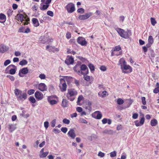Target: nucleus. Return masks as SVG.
I'll use <instances>...</instances> for the list:
<instances>
[{
	"label": "nucleus",
	"mask_w": 159,
	"mask_h": 159,
	"mask_svg": "<svg viewBox=\"0 0 159 159\" xmlns=\"http://www.w3.org/2000/svg\"><path fill=\"white\" fill-rule=\"evenodd\" d=\"M74 70L80 75L89 73L88 69L87 66L84 64H82L81 62L80 61L77 62L76 65L74 67Z\"/></svg>",
	"instance_id": "1"
},
{
	"label": "nucleus",
	"mask_w": 159,
	"mask_h": 159,
	"mask_svg": "<svg viewBox=\"0 0 159 159\" xmlns=\"http://www.w3.org/2000/svg\"><path fill=\"white\" fill-rule=\"evenodd\" d=\"M119 65L123 73H130L132 71V67L129 65H127L126 62L123 58H121L119 61Z\"/></svg>",
	"instance_id": "2"
},
{
	"label": "nucleus",
	"mask_w": 159,
	"mask_h": 159,
	"mask_svg": "<svg viewBox=\"0 0 159 159\" xmlns=\"http://www.w3.org/2000/svg\"><path fill=\"white\" fill-rule=\"evenodd\" d=\"M14 93L19 101H23L27 98V95L25 93L17 89H15Z\"/></svg>",
	"instance_id": "3"
},
{
	"label": "nucleus",
	"mask_w": 159,
	"mask_h": 159,
	"mask_svg": "<svg viewBox=\"0 0 159 159\" xmlns=\"http://www.w3.org/2000/svg\"><path fill=\"white\" fill-rule=\"evenodd\" d=\"M115 30L121 37L125 39H128L129 35H131L130 30H127V31H125L124 30L119 28H116Z\"/></svg>",
	"instance_id": "4"
},
{
	"label": "nucleus",
	"mask_w": 159,
	"mask_h": 159,
	"mask_svg": "<svg viewBox=\"0 0 159 159\" xmlns=\"http://www.w3.org/2000/svg\"><path fill=\"white\" fill-rule=\"evenodd\" d=\"M77 92L74 89H68L66 97L68 100L73 101L75 99V96L77 95Z\"/></svg>",
	"instance_id": "5"
},
{
	"label": "nucleus",
	"mask_w": 159,
	"mask_h": 159,
	"mask_svg": "<svg viewBox=\"0 0 159 159\" xmlns=\"http://www.w3.org/2000/svg\"><path fill=\"white\" fill-rule=\"evenodd\" d=\"M65 8L69 13H72L75 10V5L71 2L68 4L65 7Z\"/></svg>",
	"instance_id": "6"
},
{
	"label": "nucleus",
	"mask_w": 159,
	"mask_h": 159,
	"mask_svg": "<svg viewBox=\"0 0 159 159\" xmlns=\"http://www.w3.org/2000/svg\"><path fill=\"white\" fill-rule=\"evenodd\" d=\"M77 42L82 46H86L87 42L85 39L82 37H79L77 39Z\"/></svg>",
	"instance_id": "7"
},
{
	"label": "nucleus",
	"mask_w": 159,
	"mask_h": 159,
	"mask_svg": "<svg viewBox=\"0 0 159 159\" xmlns=\"http://www.w3.org/2000/svg\"><path fill=\"white\" fill-rule=\"evenodd\" d=\"M10 69L9 72L10 74L14 75L15 74L17 68L15 65L12 64L10 65L6 68V69Z\"/></svg>",
	"instance_id": "8"
},
{
	"label": "nucleus",
	"mask_w": 159,
	"mask_h": 159,
	"mask_svg": "<svg viewBox=\"0 0 159 159\" xmlns=\"http://www.w3.org/2000/svg\"><path fill=\"white\" fill-rule=\"evenodd\" d=\"M92 15L93 14L92 12H89L85 15H80L78 18L80 20H84L89 18L90 17L92 16Z\"/></svg>",
	"instance_id": "9"
},
{
	"label": "nucleus",
	"mask_w": 159,
	"mask_h": 159,
	"mask_svg": "<svg viewBox=\"0 0 159 159\" xmlns=\"http://www.w3.org/2000/svg\"><path fill=\"white\" fill-rule=\"evenodd\" d=\"M60 83L62 84V87H60L61 91L62 92L65 91L66 90L67 85L64 79L61 78L60 79Z\"/></svg>",
	"instance_id": "10"
},
{
	"label": "nucleus",
	"mask_w": 159,
	"mask_h": 159,
	"mask_svg": "<svg viewBox=\"0 0 159 159\" xmlns=\"http://www.w3.org/2000/svg\"><path fill=\"white\" fill-rule=\"evenodd\" d=\"M91 102L89 100H86L85 102V109L87 112L89 113L92 109Z\"/></svg>",
	"instance_id": "11"
},
{
	"label": "nucleus",
	"mask_w": 159,
	"mask_h": 159,
	"mask_svg": "<svg viewBox=\"0 0 159 159\" xmlns=\"http://www.w3.org/2000/svg\"><path fill=\"white\" fill-rule=\"evenodd\" d=\"M92 116L93 117L98 120L100 119L102 116V113L99 111L94 112L92 114Z\"/></svg>",
	"instance_id": "12"
},
{
	"label": "nucleus",
	"mask_w": 159,
	"mask_h": 159,
	"mask_svg": "<svg viewBox=\"0 0 159 159\" xmlns=\"http://www.w3.org/2000/svg\"><path fill=\"white\" fill-rule=\"evenodd\" d=\"M28 72V70L27 67H24L19 71V75L20 77H23V75L21 74L25 75Z\"/></svg>",
	"instance_id": "13"
},
{
	"label": "nucleus",
	"mask_w": 159,
	"mask_h": 159,
	"mask_svg": "<svg viewBox=\"0 0 159 159\" xmlns=\"http://www.w3.org/2000/svg\"><path fill=\"white\" fill-rule=\"evenodd\" d=\"M145 120V118L143 115V117L141 118L140 120V122H139L138 120H136L134 121V123L135 125L137 126H139L142 125L144 124Z\"/></svg>",
	"instance_id": "14"
},
{
	"label": "nucleus",
	"mask_w": 159,
	"mask_h": 159,
	"mask_svg": "<svg viewBox=\"0 0 159 159\" xmlns=\"http://www.w3.org/2000/svg\"><path fill=\"white\" fill-rule=\"evenodd\" d=\"M39 40L41 43L44 44L48 42L49 39L46 36H42L39 38Z\"/></svg>",
	"instance_id": "15"
},
{
	"label": "nucleus",
	"mask_w": 159,
	"mask_h": 159,
	"mask_svg": "<svg viewBox=\"0 0 159 159\" xmlns=\"http://www.w3.org/2000/svg\"><path fill=\"white\" fill-rule=\"evenodd\" d=\"M74 62V58L72 56L68 57L65 61V63L67 65L72 64Z\"/></svg>",
	"instance_id": "16"
},
{
	"label": "nucleus",
	"mask_w": 159,
	"mask_h": 159,
	"mask_svg": "<svg viewBox=\"0 0 159 159\" xmlns=\"http://www.w3.org/2000/svg\"><path fill=\"white\" fill-rule=\"evenodd\" d=\"M38 89L41 91L43 92L47 90V87L45 84L41 83L38 85Z\"/></svg>",
	"instance_id": "17"
},
{
	"label": "nucleus",
	"mask_w": 159,
	"mask_h": 159,
	"mask_svg": "<svg viewBox=\"0 0 159 159\" xmlns=\"http://www.w3.org/2000/svg\"><path fill=\"white\" fill-rule=\"evenodd\" d=\"M34 96L38 100H41L43 98V94L40 92L36 91L34 94Z\"/></svg>",
	"instance_id": "18"
},
{
	"label": "nucleus",
	"mask_w": 159,
	"mask_h": 159,
	"mask_svg": "<svg viewBox=\"0 0 159 159\" xmlns=\"http://www.w3.org/2000/svg\"><path fill=\"white\" fill-rule=\"evenodd\" d=\"M68 135L73 139H74L76 137L75 131L73 129H71L68 133Z\"/></svg>",
	"instance_id": "19"
},
{
	"label": "nucleus",
	"mask_w": 159,
	"mask_h": 159,
	"mask_svg": "<svg viewBox=\"0 0 159 159\" xmlns=\"http://www.w3.org/2000/svg\"><path fill=\"white\" fill-rule=\"evenodd\" d=\"M46 49L48 50L49 52H54L56 51H58V49L55 48L54 46L52 47L49 45H47L46 46Z\"/></svg>",
	"instance_id": "20"
},
{
	"label": "nucleus",
	"mask_w": 159,
	"mask_h": 159,
	"mask_svg": "<svg viewBox=\"0 0 159 159\" xmlns=\"http://www.w3.org/2000/svg\"><path fill=\"white\" fill-rule=\"evenodd\" d=\"M8 129L11 132H12L16 129V125L15 124H9L8 125Z\"/></svg>",
	"instance_id": "21"
},
{
	"label": "nucleus",
	"mask_w": 159,
	"mask_h": 159,
	"mask_svg": "<svg viewBox=\"0 0 159 159\" xmlns=\"http://www.w3.org/2000/svg\"><path fill=\"white\" fill-rule=\"evenodd\" d=\"M8 50L6 46L2 44L0 45V53H3Z\"/></svg>",
	"instance_id": "22"
},
{
	"label": "nucleus",
	"mask_w": 159,
	"mask_h": 159,
	"mask_svg": "<svg viewBox=\"0 0 159 159\" xmlns=\"http://www.w3.org/2000/svg\"><path fill=\"white\" fill-rule=\"evenodd\" d=\"M30 21V19L29 18L27 17L26 16H24L23 19L22 20L21 22L23 23V25H27L29 23V21Z\"/></svg>",
	"instance_id": "23"
},
{
	"label": "nucleus",
	"mask_w": 159,
	"mask_h": 159,
	"mask_svg": "<svg viewBox=\"0 0 159 159\" xmlns=\"http://www.w3.org/2000/svg\"><path fill=\"white\" fill-rule=\"evenodd\" d=\"M6 20V16L5 15L1 13L0 14V22L1 23H4Z\"/></svg>",
	"instance_id": "24"
},
{
	"label": "nucleus",
	"mask_w": 159,
	"mask_h": 159,
	"mask_svg": "<svg viewBox=\"0 0 159 159\" xmlns=\"http://www.w3.org/2000/svg\"><path fill=\"white\" fill-rule=\"evenodd\" d=\"M68 101L66 99H63L61 102V106L63 107H66L68 106Z\"/></svg>",
	"instance_id": "25"
},
{
	"label": "nucleus",
	"mask_w": 159,
	"mask_h": 159,
	"mask_svg": "<svg viewBox=\"0 0 159 159\" xmlns=\"http://www.w3.org/2000/svg\"><path fill=\"white\" fill-rule=\"evenodd\" d=\"M32 21L34 26L35 27H38L39 26V24L38 20L36 18H33L32 19Z\"/></svg>",
	"instance_id": "26"
},
{
	"label": "nucleus",
	"mask_w": 159,
	"mask_h": 159,
	"mask_svg": "<svg viewBox=\"0 0 159 159\" xmlns=\"http://www.w3.org/2000/svg\"><path fill=\"white\" fill-rule=\"evenodd\" d=\"M107 93L106 91H104L102 92H100L98 93V95L99 97L104 98L106 97Z\"/></svg>",
	"instance_id": "27"
},
{
	"label": "nucleus",
	"mask_w": 159,
	"mask_h": 159,
	"mask_svg": "<svg viewBox=\"0 0 159 159\" xmlns=\"http://www.w3.org/2000/svg\"><path fill=\"white\" fill-rule=\"evenodd\" d=\"M103 133L105 134L112 135L114 133V132L113 130L111 129H105L103 131Z\"/></svg>",
	"instance_id": "28"
},
{
	"label": "nucleus",
	"mask_w": 159,
	"mask_h": 159,
	"mask_svg": "<svg viewBox=\"0 0 159 159\" xmlns=\"http://www.w3.org/2000/svg\"><path fill=\"white\" fill-rule=\"evenodd\" d=\"M115 52V51H114L113 49L111 50V56H119V55H121L122 53V51H120L118 52V54H116V52Z\"/></svg>",
	"instance_id": "29"
},
{
	"label": "nucleus",
	"mask_w": 159,
	"mask_h": 159,
	"mask_svg": "<svg viewBox=\"0 0 159 159\" xmlns=\"http://www.w3.org/2000/svg\"><path fill=\"white\" fill-rule=\"evenodd\" d=\"M57 97L55 95H52L51 96H48L47 98L48 102L51 100H54L55 98H57Z\"/></svg>",
	"instance_id": "30"
},
{
	"label": "nucleus",
	"mask_w": 159,
	"mask_h": 159,
	"mask_svg": "<svg viewBox=\"0 0 159 159\" xmlns=\"http://www.w3.org/2000/svg\"><path fill=\"white\" fill-rule=\"evenodd\" d=\"M88 66L90 69L91 72L93 73L95 70V67L91 63H90L88 65Z\"/></svg>",
	"instance_id": "31"
},
{
	"label": "nucleus",
	"mask_w": 159,
	"mask_h": 159,
	"mask_svg": "<svg viewBox=\"0 0 159 159\" xmlns=\"http://www.w3.org/2000/svg\"><path fill=\"white\" fill-rule=\"evenodd\" d=\"M157 124V120L155 119H153L151 120V125L152 126H155Z\"/></svg>",
	"instance_id": "32"
},
{
	"label": "nucleus",
	"mask_w": 159,
	"mask_h": 159,
	"mask_svg": "<svg viewBox=\"0 0 159 159\" xmlns=\"http://www.w3.org/2000/svg\"><path fill=\"white\" fill-rule=\"evenodd\" d=\"M27 63L28 62L26 60L23 59L20 62L19 64L20 65L23 66L26 65Z\"/></svg>",
	"instance_id": "33"
},
{
	"label": "nucleus",
	"mask_w": 159,
	"mask_h": 159,
	"mask_svg": "<svg viewBox=\"0 0 159 159\" xmlns=\"http://www.w3.org/2000/svg\"><path fill=\"white\" fill-rule=\"evenodd\" d=\"M48 152H43L39 154V157L40 158H44L46 157L48 154Z\"/></svg>",
	"instance_id": "34"
},
{
	"label": "nucleus",
	"mask_w": 159,
	"mask_h": 159,
	"mask_svg": "<svg viewBox=\"0 0 159 159\" xmlns=\"http://www.w3.org/2000/svg\"><path fill=\"white\" fill-rule=\"evenodd\" d=\"M49 5L48 4H46V5H43L42 6V7H40V9L41 10H44L47 9L49 6Z\"/></svg>",
	"instance_id": "35"
},
{
	"label": "nucleus",
	"mask_w": 159,
	"mask_h": 159,
	"mask_svg": "<svg viewBox=\"0 0 159 159\" xmlns=\"http://www.w3.org/2000/svg\"><path fill=\"white\" fill-rule=\"evenodd\" d=\"M148 43H150V44H152L154 42V39L150 35L148 37Z\"/></svg>",
	"instance_id": "36"
},
{
	"label": "nucleus",
	"mask_w": 159,
	"mask_h": 159,
	"mask_svg": "<svg viewBox=\"0 0 159 159\" xmlns=\"http://www.w3.org/2000/svg\"><path fill=\"white\" fill-rule=\"evenodd\" d=\"M88 74H82L84 75V79L86 81H89L90 79V76L89 75H87Z\"/></svg>",
	"instance_id": "37"
},
{
	"label": "nucleus",
	"mask_w": 159,
	"mask_h": 159,
	"mask_svg": "<svg viewBox=\"0 0 159 159\" xmlns=\"http://www.w3.org/2000/svg\"><path fill=\"white\" fill-rule=\"evenodd\" d=\"M52 0H41L42 3H44L45 4H48L49 5V4L51 2Z\"/></svg>",
	"instance_id": "38"
},
{
	"label": "nucleus",
	"mask_w": 159,
	"mask_h": 159,
	"mask_svg": "<svg viewBox=\"0 0 159 159\" xmlns=\"http://www.w3.org/2000/svg\"><path fill=\"white\" fill-rule=\"evenodd\" d=\"M69 43L72 45H76V43L75 40L73 39H70L69 40Z\"/></svg>",
	"instance_id": "39"
},
{
	"label": "nucleus",
	"mask_w": 159,
	"mask_h": 159,
	"mask_svg": "<svg viewBox=\"0 0 159 159\" xmlns=\"http://www.w3.org/2000/svg\"><path fill=\"white\" fill-rule=\"evenodd\" d=\"M48 102L51 105H54L56 104L57 103V101L55 100H51L50 101Z\"/></svg>",
	"instance_id": "40"
},
{
	"label": "nucleus",
	"mask_w": 159,
	"mask_h": 159,
	"mask_svg": "<svg viewBox=\"0 0 159 159\" xmlns=\"http://www.w3.org/2000/svg\"><path fill=\"white\" fill-rule=\"evenodd\" d=\"M29 100L31 103H35L36 102V100L35 98L33 97H30L29 98Z\"/></svg>",
	"instance_id": "41"
},
{
	"label": "nucleus",
	"mask_w": 159,
	"mask_h": 159,
	"mask_svg": "<svg viewBox=\"0 0 159 159\" xmlns=\"http://www.w3.org/2000/svg\"><path fill=\"white\" fill-rule=\"evenodd\" d=\"M124 103V101L121 98H118L117 100V103L119 105L122 104Z\"/></svg>",
	"instance_id": "42"
},
{
	"label": "nucleus",
	"mask_w": 159,
	"mask_h": 159,
	"mask_svg": "<svg viewBox=\"0 0 159 159\" xmlns=\"http://www.w3.org/2000/svg\"><path fill=\"white\" fill-rule=\"evenodd\" d=\"M151 22L152 25L154 26L157 23V22L156 21L155 19L152 17L151 18Z\"/></svg>",
	"instance_id": "43"
},
{
	"label": "nucleus",
	"mask_w": 159,
	"mask_h": 159,
	"mask_svg": "<svg viewBox=\"0 0 159 159\" xmlns=\"http://www.w3.org/2000/svg\"><path fill=\"white\" fill-rule=\"evenodd\" d=\"M121 49V47L120 46V45H118L117 46L115 47L114 49V51H115V52H117L118 51H120Z\"/></svg>",
	"instance_id": "44"
},
{
	"label": "nucleus",
	"mask_w": 159,
	"mask_h": 159,
	"mask_svg": "<svg viewBox=\"0 0 159 159\" xmlns=\"http://www.w3.org/2000/svg\"><path fill=\"white\" fill-rule=\"evenodd\" d=\"M77 12L79 13L83 14L84 13V10L83 8H80L77 10Z\"/></svg>",
	"instance_id": "45"
},
{
	"label": "nucleus",
	"mask_w": 159,
	"mask_h": 159,
	"mask_svg": "<svg viewBox=\"0 0 159 159\" xmlns=\"http://www.w3.org/2000/svg\"><path fill=\"white\" fill-rule=\"evenodd\" d=\"M17 16L19 19L21 21L23 19L24 16L23 14H20L17 15Z\"/></svg>",
	"instance_id": "46"
},
{
	"label": "nucleus",
	"mask_w": 159,
	"mask_h": 159,
	"mask_svg": "<svg viewBox=\"0 0 159 159\" xmlns=\"http://www.w3.org/2000/svg\"><path fill=\"white\" fill-rule=\"evenodd\" d=\"M83 98V97L82 95H80L79 96L78 98V100L77 102V104H78L82 100Z\"/></svg>",
	"instance_id": "47"
},
{
	"label": "nucleus",
	"mask_w": 159,
	"mask_h": 159,
	"mask_svg": "<svg viewBox=\"0 0 159 159\" xmlns=\"http://www.w3.org/2000/svg\"><path fill=\"white\" fill-rule=\"evenodd\" d=\"M116 151H114L111 152L110 153V156L111 157H113L116 156Z\"/></svg>",
	"instance_id": "48"
},
{
	"label": "nucleus",
	"mask_w": 159,
	"mask_h": 159,
	"mask_svg": "<svg viewBox=\"0 0 159 159\" xmlns=\"http://www.w3.org/2000/svg\"><path fill=\"white\" fill-rule=\"evenodd\" d=\"M56 119H55L53 120L51 122V126L52 127H54L55 126L56 124Z\"/></svg>",
	"instance_id": "49"
},
{
	"label": "nucleus",
	"mask_w": 159,
	"mask_h": 159,
	"mask_svg": "<svg viewBox=\"0 0 159 159\" xmlns=\"http://www.w3.org/2000/svg\"><path fill=\"white\" fill-rule=\"evenodd\" d=\"M62 121L64 124H69L70 123V120L66 118H64L63 120Z\"/></svg>",
	"instance_id": "50"
},
{
	"label": "nucleus",
	"mask_w": 159,
	"mask_h": 159,
	"mask_svg": "<svg viewBox=\"0 0 159 159\" xmlns=\"http://www.w3.org/2000/svg\"><path fill=\"white\" fill-rule=\"evenodd\" d=\"M35 90L34 89H31L28 90V93L29 95H31L34 93Z\"/></svg>",
	"instance_id": "51"
},
{
	"label": "nucleus",
	"mask_w": 159,
	"mask_h": 159,
	"mask_svg": "<svg viewBox=\"0 0 159 159\" xmlns=\"http://www.w3.org/2000/svg\"><path fill=\"white\" fill-rule=\"evenodd\" d=\"M80 121L81 123L87 124L88 123V122L87 120H85L83 118H80Z\"/></svg>",
	"instance_id": "52"
},
{
	"label": "nucleus",
	"mask_w": 159,
	"mask_h": 159,
	"mask_svg": "<svg viewBox=\"0 0 159 159\" xmlns=\"http://www.w3.org/2000/svg\"><path fill=\"white\" fill-rule=\"evenodd\" d=\"M11 61L10 60H7L4 62V66H6L11 63Z\"/></svg>",
	"instance_id": "53"
},
{
	"label": "nucleus",
	"mask_w": 159,
	"mask_h": 159,
	"mask_svg": "<svg viewBox=\"0 0 159 159\" xmlns=\"http://www.w3.org/2000/svg\"><path fill=\"white\" fill-rule=\"evenodd\" d=\"M47 14L48 15L52 17L54 15L53 12L51 11H48L47 12Z\"/></svg>",
	"instance_id": "54"
},
{
	"label": "nucleus",
	"mask_w": 159,
	"mask_h": 159,
	"mask_svg": "<svg viewBox=\"0 0 159 159\" xmlns=\"http://www.w3.org/2000/svg\"><path fill=\"white\" fill-rule=\"evenodd\" d=\"M67 52L68 54L71 53L73 54V55H74L76 54V52L75 51H71V50L70 49H69L67 50Z\"/></svg>",
	"instance_id": "55"
},
{
	"label": "nucleus",
	"mask_w": 159,
	"mask_h": 159,
	"mask_svg": "<svg viewBox=\"0 0 159 159\" xmlns=\"http://www.w3.org/2000/svg\"><path fill=\"white\" fill-rule=\"evenodd\" d=\"M13 11L11 9H9L7 12V14L8 16H11L12 13Z\"/></svg>",
	"instance_id": "56"
},
{
	"label": "nucleus",
	"mask_w": 159,
	"mask_h": 159,
	"mask_svg": "<svg viewBox=\"0 0 159 159\" xmlns=\"http://www.w3.org/2000/svg\"><path fill=\"white\" fill-rule=\"evenodd\" d=\"M146 98L145 97H142L141 100L142 102L143 105H145L146 104Z\"/></svg>",
	"instance_id": "57"
},
{
	"label": "nucleus",
	"mask_w": 159,
	"mask_h": 159,
	"mask_svg": "<svg viewBox=\"0 0 159 159\" xmlns=\"http://www.w3.org/2000/svg\"><path fill=\"white\" fill-rule=\"evenodd\" d=\"M61 130L64 133H66L67 131V128L66 127H62L61 129Z\"/></svg>",
	"instance_id": "58"
},
{
	"label": "nucleus",
	"mask_w": 159,
	"mask_h": 159,
	"mask_svg": "<svg viewBox=\"0 0 159 159\" xmlns=\"http://www.w3.org/2000/svg\"><path fill=\"white\" fill-rule=\"evenodd\" d=\"M25 31V28L24 27L20 28L18 32L20 33H24Z\"/></svg>",
	"instance_id": "59"
},
{
	"label": "nucleus",
	"mask_w": 159,
	"mask_h": 159,
	"mask_svg": "<svg viewBox=\"0 0 159 159\" xmlns=\"http://www.w3.org/2000/svg\"><path fill=\"white\" fill-rule=\"evenodd\" d=\"M44 127L47 129L49 126V122L48 121H45L44 123Z\"/></svg>",
	"instance_id": "60"
},
{
	"label": "nucleus",
	"mask_w": 159,
	"mask_h": 159,
	"mask_svg": "<svg viewBox=\"0 0 159 159\" xmlns=\"http://www.w3.org/2000/svg\"><path fill=\"white\" fill-rule=\"evenodd\" d=\"M39 77L41 80L45 79L46 78V76L44 74H40Z\"/></svg>",
	"instance_id": "61"
},
{
	"label": "nucleus",
	"mask_w": 159,
	"mask_h": 159,
	"mask_svg": "<svg viewBox=\"0 0 159 159\" xmlns=\"http://www.w3.org/2000/svg\"><path fill=\"white\" fill-rule=\"evenodd\" d=\"M52 131L54 132L55 134L59 133L60 132V131L59 129H53Z\"/></svg>",
	"instance_id": "62"
},
{
	"label": "nucleus",
	"mask_w": 159,
	"mask_h": 159,
	"mask_svg": "<svg viewBox=\"0 0 159 159\" xmlns=\"http://www.w3.org/2000/svg\"><path fill=\"white\" fill-rule=\"evenodd\" d=\"M153 93H157L159 92V87H157L153 90Z\"/></svg>",
	"instance_id": "63"
},
{
	"label": "nucleus",
	"mask_w": 159,
	"mask_h": 159,
	"mask_svg": "<svg viewBox=\"0 0 159 159\" xmlns=\"http://www.w3.org/2000/svg\"><path fill=\"white\" fill-rule=\"evenodd\" d=\"M100 70L102 71H104L106 70V68L104 66H102L100 67Z\"/></svg>",
	"instance_id": "64"
}]
</instances>
